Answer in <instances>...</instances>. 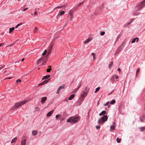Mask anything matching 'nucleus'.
<instances>
[{
  "mask_svg": "<svg viewBox=\"0 0 145 145\" xmlns=\"http://www.w3.org/2000/svg\"><path fill=\"white\" fill-rule=\"evenodd\" d=\"M75 95L74 94L71 95L68 98V99L69 100H71L72 99L75 97Z\"/></svg>",
  "mask_w": 145,
  "mask_h": 145,
  "instance_id": "obj_14",
  "label": "nucleus"
},
{
  "mask_svg": "<svg viewBox=\"0 0 145 145\" xmlns=\"http://www.w3.org/2000/svg\"><path fill=\"white\" fill-rule=\"evenodd\" d=\"M12 78V77H8V78H5V79H11Z\"/></svg>",
  "mask_w": 145,
  "mask_h": 145,
  "instance_id": "obj_51",
  "label": "nucleus"
},
{
  "mask_svg": "<svg viewBox=\"0 0 145 145\" xmlns=\"http://www.w3.org/2000/svg\"><path fill=\"white\" fill-rule=\"evenodd\" d=\"M22 23H20L18 24L17 25H18V26H19L22 25Z\"/></svg>",
  "mask_w": 145,
  "mask_h": 145,
  "instance_id": "obj_49",
  "label": "nucleus"
},
{
  "mask_svg": "<svg viewBox=\"0 0 145 145\" xmlns=\"http://www.w3.org/2000/svg\"><path fill=\"white\" fill-rule=\"evenodd\" d=\"M51 69L50 68H49L48 69L46 70L47 72H50V71L51 70Z\"/></svg>",
  "mask_w": 145,
  "mask_h": 145,
  "instance_id": "obj_35",
  "label": "nucleus"
},
{
  "mask_svg": "<svg viewBox=\"0 0 145 145\" xmlns=\"http://www.w3.org/2000/svg\"><path fill=\"white\" fill-rule=\"evenodd\" d=\"M109 101L107 102L106 104H104V106H106L107 105H109Z\"/></svg>",
  "mask_w": 145,
  "mask_h": 145,
  "instance_id": "obj_41",
  "label": "nucleus"
},
{
  "mask_svg": "<svg viewBox=\"0 0 145 145\" xmlns=\"http://www.w3.org/2000/svg\"><path fill=\"white\" fill-rule=\"evenodd\" d=\"M89 91V88H87L86 87L85 89L83 91H85V93H87V94H88V92Z\"/></svg>",
  "mask_w": 145,
  "mask_h": 145,
  "instance_id": "obj_20",
  "label": "nucleus"
},
{
  "mask_svg": "<svg viewBox=\"0 0 145 145\" xmlns=\"http://www.w3.org/2000/svg\"><path fill=\"white\" fill-rule=\"evenodd\" d=\"M139 70H140V69L139 68H138L137 69V71H136V75H137V74H138V73L139 72Z\"/></svg>",
  "mask_w": 145,
  "mask_h": 145,
  "instance_id": "obj_40",
  "label": "nucleus"
},
{
  "mask_svg": "<svg viewBox=\"0 0 145 145\" xmlns=\"http://www.w3.org/2000/svg\"><path fill=\"white\" fill-rule=\"evenodd\" d=\"M80 86H81V83H80L79 84V85L78 86V88H77L78 90L79 88L80 87Z\"/></svg>",
  "mask_w": 145,
  "mask_h": 145,
  "instance_id": "obj_45",
  "label": "nucleus"
},
{
  "mask_svg": "<svg viewBox=\"0 0 145 145\" xmlns=\"http://www.w3.org/2000/svg\"><path fill=\"white\" fill-rule=\"evenodd\" d=\"M24 58L22 59V60H21L22 61H23L24 60Z\"/></svg>",
  "mask_w": 145,
  "mask_h": 145,
  "instance_id": "obj_55",
  "label": "nucleus"
},
{
  "mask_svg": "<svg viewBox=\"0 0 145 145\" xmlns=\"http://www.w3.org/2000/svg\"><path fill=\"white\" fill-rule=\"evenodd\" d=\"M84 2V1L78 4L76 6V7H75V8H79L82 5H83Z\"/></svg>",
  "mask_w": 145,
  "mask_h": 145,
  "instance_id": "obj_6",
  "label": "nucleus"
},
{
  "mask_svg": "<svg viewBox=\"0 0 145 145\" xmlns=\"http://www.w3.org/2000/svg\"><path fill=\"white\" fill-rule=\"evenodd\" d=\"M44 62H43L42 63V65H44Z\"/></svg>",
  "mask_w": 145,
  "mask_h": 145,
  "instance_id": "obj_57",
  "label": "nucleus"
},
{
  "mask_svg": "<svg viewBox=\"0 0 145 145\" xmlns=\"http://www.w3.org/2000/svg\"><path fill=\"white\" fill-rule=\"evenodd\" d=\"M145 129V127H141L140 128V130L141 131H142Z\"/></svg>",
  "mask_w": 145,
  "mask_h": 145,
  "instance_id": "obj_37",
  "label": "nucleus"
},
{
  "mask_svg": "<svg viewBox=\"0 0 145 145\" xmlns=\"http://www.w3.org/2000/svg\"><path fill=\"white\" fill-rule=\"evenodd\" d=\"M65 13V12L64 11H61L60 12L59 11V14L60 15L62 16Z\"/></svg>",
  "mask_w": 145,
  "mask_h": 145,
  "instance_id": "obj_21",
  "label": "nucleus"
},
{
  "mask_svg": "<svg viewBox=\"0 0 145 145\" xmlns=\"http://www.w3.org/2000/svg\"><path fill=\"white\" fill-rule=\"evenodd\" d=\"M135 41H136V39H135V38L132 40L131 41V43H134L135 42Z\"/></svg>",
  "mask_w": 145,
  "mask_h": 145,
  "instance_id": "obj_38",
  "label": "nucleus"
},
{
  "mask_svg": "<svg viewBox=\"0 0 145 145\" xmlns=\"http://www.w3.org/2000/svg\"><path fill=\"white\" fill-rule=\"evenodd\" d=\"M47 99V97H42V100L41 101V103L42 104H43L44 103V102L46 101Z\"/></svg>",
  "mask_w": 145,
  "mask_h": 145,
  "instance_id": "obj_7",
  "label": "nucleus"
},
{
  "mask_svg": "<svg viewBox=\"0 0 145 145\" xmlns=\"http://www.w3.org/2000/svg\"><path fill=\"white\" fill-rule=\"evenodd\" d=\"M27 102V100H24L21 102L16 103L13 107L14 109L18 108L21 106L22 105L25 104Z\"/></svg>",
  "mask_w": 145,
  "mask_h": 145,
  "instance_id": "obj_2",
  "label": "nucleus"
},
{
  "mask_svg": "<svg viewBox=\"0 0 145 145\" xmlns=\"http://www.w3.org/2000/svg\"><path fill=\"white\" fill-rule=\"evenodd\" d=\"M21 82V80L19 79H18L16 80V82L17 83Z\"/></svg>",
  "mask_w": 145,
  "mask_h": 145,
  "instance_id": "obj_42",
  "label": "nucleus"
},
{
  "mask_svg": "<svg viewBox=\"0 0 145 145\" xmlns=\"http://www.w3.org/2000/svg\"><path fill=\"white\" fill-rule=\"evenodd\" d=\"M108 119V117L106 115L103 116L101 118V121L100 120V119H99L98 120V123L100 124L101 123H103L104 122L106 121Z\"/></svg>",
  "mask_w": 145,
  "mask_h": 145,
  "instance_id": "obj_3",
  "label": "nucleus"
},
{
  "mask_svg": "<svg viewBox=\"0 0 145 145\" xmlns=\"http://www.w3.org/2000/svg\"><path fill=\"white\" fill-rule=\"evenodd\" d=\"M65 88V86L64 85H62L61 86H60L57 89L56 92V93L58 94L59 93V91L62 89H63Z\"/></svg>",
  "mask_w": 145,
  "mask_h": 145,
  "instance_id": "obj_5",
  "label": "nucleus"
},
{
  "mask_svg": "<svg viewBox=\"0 0 145 145\" xmlns=\"http://www.w3.org/2000/svg\"><path fill=\"white\" fill-rule=\"evenodd\" d=\"M92 55L93 56V59H95V54L94 53H91Z\"/></svg>",
  "mask_w": 145,
  "mask_h": 145,
  "instance_id": "obj_39",
  "label": "nucleus"
},
{
  "mask_svg": "<svg viewBox=\"0 0 145 145\" xmlns=\"http://www.w3.org/2000/svg\"><path fill=\"white\" fill-rule=\"evenodd\" d=\"M3 43L0 44V47H1L2 45H3Z\"/></svg>",
  "mask_w": 145,
  "mask_h": 145,
  "instance_id": "obj_53",
  "label": "nucleus"
},
{
  "mask_svg": "<svg viewBox=\"0 0 145 145\" xmlns=\"http://www.w3.org/2000/svg\"><path fill=\"white\" fill-rule=\"evenodd\" d=\"M25 9H27V8H25Z\"/></svg>",
  "mask_w": 145,
  "mask_h": 145,
  "instance_id": "obj_61",
  "label": "nucleus"
},
{
  "mask_svg": "<svg viewBox=\"0 0 145 145\" xmlns=\"http://www.w3.org/2000/svg\"><path fill=\"white\" fill-rule=\"evenodd\" d=\"M91 39L89 38L88 39H86V40H85V41H84V43L85 44H86L88 43L89 41H91Z\"/></svg>",
  "mask_w": 145,
  "mask_h": 145,
  "instance_id": "obj_13",
  "label": "nucleus"
},
{
  "mask_svg": "<svg viewBox=\"0 0 145 145\" xmlns=\"http://www.w3.org/2000/svg\"><path fill=\"white\" fill-rule=\"evenodd\" d=\"M53 112L54 110H53L48 113L46 115L47 117H48L51 116L52 114L53 113Z\"/></svg>",
  "mask_w": 145,
  "mask_h": 145,
  "instance_id": "obj_10",
  "label": "nucleus"
},
{
  "mask_svg": "<svg viewBox=\"0 0 145 145\" xmlns=\"http://www.w3.org/2000/svg\"><path fill=\"white\" fill-rule=\"evenodd\" d=\"M26 10L25 9V10H24V11H25Z\"/></svg>",
  "mask_w": 145,
  "mask_h": 145,
  "instance_id": "obj_60",
  "label": "nucleus"
},
{
  "mask_svg": "<svg viewBox=\"0 0 145 145\" xmlns=\"http://www.w3.org/2000/svg\"><path fill=\"white\" fill-rule=\"evenodd\" d=\"M115 103V101L114 100H112L110 102V103L112 105L114 104Z\"/></svg>",
  "mask_w": 145,
  "mask_h": 145,
  "instance_id": "obj_30",
  "label": "nucleus"
},
{
  "mask_svg": "<svg viewBox=\"0 0 145 145\" xmlns=\"http://www.w3.org/2000/svg\"><path fill=\"white\" fill-rule=\"evenodd\" d=\"M100 89V87H98L96 89V90L95 92V93H96L97 92L99 91Z\"/></svg>",
  "mask_w": 145,
  "mask_h": 145,
  "instance_id": "obj_25",
  "label": "nucleus"
},
{
  "mask_svg": "<svg viewBox=\"0 0 145 145\" xmlns=\"http://www.w3.org/2000/svg\"><path fill=\"white\" fill-rule=\"evenodd\" d=\"M69 13H70V14H71V17H70L71 20L73 18V16L71 15V11H70V12H69Z\"/></svg>",
  "mask_w": 145,
  "mask_h": 145,
  "instance_id": "obj_33",
  "label": "nucleus"
},
{
  "mask_svg": "<svg viewBox=\"0 0 145 145\" xmlns=\"http://www.w3.org/2000/svg\"><path fill=\"white\" fill-rule=\"evenodd\" d=\"M14 27H12V28H10L9 29V33H11L13 30H14Z\"/></svg>",
  "mask_w": 145,
  "mask_h": 145,
  "instance_id": "obj_23",
  "label": "nucleus"
},
{
  "mask_svg": "<svg viewBox=\"0 0 145 145\" xmlns=\"http://www.w3.org/2000/svg\"><path fill=\"white\" fill-rule=\"evenodd\" d=\"M38 29L36 27H35L34 30V33H36L37 32V30H38Z\"/></svg>",
  "mask_w": 145,
  "mask_h": 145,
  "instance_id": "obj_28",
  "label": "nucleus"
},
{
  "mask_svg": "<svg viewBox=\"0 0 145 145\" xmlns=\"http://www.w3.org/2000/svg\"><path fill=\"white\" fill-rule=\"evenodd\" d=\"M32 133L33 135H35L37 134V132L36 130H33L32 131Z\"/></svg>",
  "mask_w": 145,
  "mask_h": 145,
  "instance_id": "obj_17",
  "label": "nucleus"
},
{
  "mask_svg": "<svg viewBox=\"0 0 145 145\" xmlns=\"http://www.w3.org/2000/svg\"><path fill=\"white\" fill-rule=\"evenodd\" d=\"M4 67H5L4 65H3L1 66V67H0V70L3 69Z\"/></svg>",
  "mask_w": 145,
  "mask_h": 145,
  "instance_id": "obj_48",
  "label": "nucleus"
},
{
  "mask_svg": "<svg viewBox=\"0 0 145 145\" xmlns=\"http://www.w3.org/2000/svg\"><path fill=\"white\" fill-rule=\"evenodd\" d=\"M45 81H44L43 82H42L38 84V86H41L42 85H43V84L46 83L47 82H44Z\"/></svg>",
  "mask_w": 145,
  "mask_h": 145,
  "instance_id": "obj_24",
  "label": "nucleus"
},
{
  "mask_svg": "<svg viewBox=\"0 0 145 145\" xmlns=\"http://www.w3.org/2000/svg\"><path fill=\"white\" fill-rule=\"evenodd\" d=\"M115 127L114 125H112L110 127L111 131L114 130L115 129Z\"/></svg>",
  "mask_w": 145,
  "mask_h": 145,
  "instance_id": "obj_27",
  "label": "nucleus"
},
{
  "mask_svg": "<svg viewBox=\"0 0 145 145\" xmlns=\"http://www.w3.org/2000/svg\"><path fill=\"white\" fill-rule=\"evenodd\" d=\"M64 6H58L56 7H55L54 9H56V8H64Z\"/></svg>",
  "mask_w": 145,
  "mask_h": 145,
  "instance_id": "obj_22",
  "label": "nucleus"
},
{
  "mask_svg": "<svg viewBox=\"0 0 145 145\" xmlns=\"http://www.w3.org/2000/svg\"><path fill=\"white\" fill-rule=\"evenodd\" d=\"M121 70L119 68H118V71H120Z\"/></svg>",
  "mask_w": 145,
  "mask_h": 145,
  "instance_id": "obj_56",
  "label": "nucleus"
},
{
  "mask_svg": "<svg viewBox=\"0 0 145 145\" xmlns=\"http://www.w3.org/2000/svg\"><path fill=\"white\" fill-rule=\"evenodd\" d=\"M83 93L81 95V96L82 98H84L87 95V93H85V91H83Z\"/></svg>",
  "mask_w": 145,
  "mask_h": 145,
  "instance_id": "obj_9",
  "label": "nucleus"
},
{
  "mask_svg": "<svg viewBox=\"0 0 145 145\" xmlns=\"http://www.w3.org/2000/svg\"><path fill=\"white\" fill-rule=\"evenodd\" d=\"M138 12L137 13L134 14L133 15H137L138 14Z\"/></svg>",
  "mask_w": 145,
  "mask_h": 145,
  "instance_id": "obj_52",
  "label": "nucleus"
},
{
  "mask_svg": "<svg viewBox=\"0 0 145 145\" xmlns=\"http://www.w3.org/2000/svg\"><path fill=\"white\" fill-rule=\"evenodd\" d=\"M38 12L37 11H35L34 13V15L35 16H36Z\"/></svg>",
  "mask_w": 145,
  "mask_h": 145,
  "instance_id": "obj_47",
  "label": "nucleus"
},
{
  "mask_svg": "<svg viewBox=\"0 0 145 145\" xmlns=\"http://www.w3.org/2000/svg\"><path fill=\"white\" fill-rule=\"evenodd\" d=\"M110 80L111 81V82L112 83H114L115 81L114 78L113 76L110 78Z\"/></svg>",
  "mask_w": 145,
  "mask_h": 145,
  "instance_id": "obj_19",
  "label": "nucleus"
},
{
  "mask_svg": "<svg viewBox=\"0 0 145 145\" xmlns=\"http://www.w3.org/2000/svg\"><path fill=\"white\" fill-rule=\"evenodd\" d=\"M145 5V0H144L136 7V8L140 9L142 8Z\"/></svg>",
  "mask_w": 145,
  "mask_h": 145,
  "instance_id": "obj_4",
  "label": "nucleus"
},
{
  "mask_svg": "<svg viewBox=\"0 0 145 145\" xmlns=\"http://www.w3.org/2000/svg\"><path fill=\"white\" fill-rule=\"evenodd\" d=\"M113 64V62L112 61L111 62L110 64L109 65V67L110 68H111L112 67Z\"/></svg>",
  "mask_w": 145,
  "mask_h": 145,
  "instance_id": "obj_32",
  "label": "nucleus"
},
{
  "mask_svg": "<svg viewBox=\"0 0 145 145\" xmlns=\"http://www.w3.org/2000/svg\"><path fill=\"white\" fill-rule=\"evenodd\" d=\"M106 111L103 110L99 114V116H101L102 115H103L106 114Z\"/></svg>",
  "mask_w": 145,
  "mask_h": 145,
  "instance_id": "obj_16",
  "label": "nucleus"
},
{
  "mask_svg": "<svg viewBox=\"0 0 145 145\" xmlns=\"http://www.w3.org/2000/svg\"><path fill=\"white\" fill-rule=\"evenodd\" d=\"M60 116L59 114L57 115L56 116V118L57 119L60 117Z\"/></svg>",
  "mask_w": 145,
  "mask_h": 145,
  "instance_id": "obj_43",
  "label": "nucleus"
},
{
  "mask_svg": "<svg viewBox=\"0 0 145 145\" xmlns=\"http://www.w3.org/2000/svg\"><path fill=\"white\" fill-rule=\"evenodd\" d=\"M95 127L97 129H99L100 128V126H96Z\"/></svg>",
  "mask_w": 145,
  "mask_h": 145,
  "instance_id": "obj_46",
  "label": "nucleus"
},
{
  "mask_svg": "<svg viewBox=\"0 0 145 145\" xmlns=\"http://www.w3.org/2000/svg\"><path fill=\"white\" fill-rule=\"evenodd\" d=\"M105 34V32L104 31H103L100 33V35L101 36H103Z\"/></svg>",
  "mask_w": 145,
  "mask_h": 145,
  "instance_id": "obj_34",
  "label": "nucleus"
},
{
  "mask_svg": "<svg viewBox=\"0 0 145 145\" xmlns=\"http://www.w3.org/2000/svg\"><path fill=\"white\" fill-rule=\"evenodd\" d=\"M135 39H136V40L137 42H138V37H136L135 38Z\"/></svg>",
  "mask_w": 145,
  "mask_h": 145,
  "instance_id": "obj_50",
  "label": "nucleus"
},
{
  "mask_svg": "<svg viewBox=\"0 0 145 145\" xmlns=\"http://www.w3.org/2000/svg\"><path fill=\"white\" fill-rule=\"evenodd\" d=\"M51 51H50L49 50H48V54L47 56V57L49 55V54H50V53Z\"/></svg>",
  "mask_w": 145,
  "mask_h": 145,
  "instance_id": "obj_44",
  "label": "nucleus"
},
{
  "mask_svg": "<svg viewBox=\"0 0 145 145\" xmlns=\"http://www.w3.org/2000/svg\"><path fill=\"white\" fill-rule=\"evenodd\" d=\"M47 52V50H45L43 52V53L42 54V56H44L45 55L46 53Z\"/></svg>",
  "mask_w": 145,
  "mask_h": 145,
  "instance_id": "obj_31",
  "label": "nucleus"
},
{
  "mask_svg": "<svg viewBox=\"0 0 145 145\" xmlns=\"http://www.w3.org/2000/svg\"><path fill=\"white\" fill-rule=\"evenodd\" d=\"M114 78H115L116 79H117L119 77L118 76L116 75H114L113 76Z\"/></svg>",
  "mask_w": 145,
  "mask_h": 145,
  "instance_id": "obj_36",
  "label": "nucleus"
},
{
  "mask_svg": "<svg viewBox=\"0 0 145 145\" xmlns=\"http://www.w3.org/2000/svg\"><path fill=\"white\" fill-rule=\"evenodd\" d=\"M17 140V138L16 137H15V138H14L12 140L11 142V143L12 144V143H14Z\"/></svg>",
  "mask_w": 145,
  "mask_h": 145,
  "instance_id": "obj_18",
  "label": "nucleus"
},
{
  "mask_svg": "<svg viewBox=\"0 0 145 145\" xmlns=\"http://www.w3.org/2000/svg\"><path fill=\"white\" fill-rule=\"evenodd\" d=\"M78 90V89L77 88L74 89L72 91L71 93H74L76 92Z\"/></svg>",
  "mask_w": 145,
  "mask_h": 145,
  "instance_id": "obj_26",
  "label": "nucleus"
},
{
  "mask_svg": "<svg viewBox=\"0 0 145 145\" xmlns=\"http://www.w3.org/2000/svg\"><path fill=\"white\" fill-rule=\"evenodd\" d=\"M53 46V44L52 43H51L50 46L48 47V50L51 51L52 48V47Z\"/></svg>",
  "mask_w": 145,
  "mask_h": 145,
  "instance_id": "obj_12",
  "label": "nucleus"
},
{
  "mask_svg": "<svg viewBox=\"0 0 145 145\" xmlns=\"http://www.w3.org/2000/svg\"><path fill=\"white\" fill-rule=\"evenodd\" d=\"M44 57H42L40 58L37 61V65H38L39 64V62L40 61H43Z\"/></svg>",
  "mask_w": 145,
  "mask_h": 145,
  "instance_id": "obj_8",
  "label": "nucleus"
},
{
  "mask_svg": "<svg viewBox=\"0 0 145 145\" xmlns=\"http://www.w3.org/2000/svg\"><path fill=\"white\" fill-rule=\"evenodd\" d=\"M80 118V117L73 116L67 119V122L72 124L75 123L79 121Z\"/></svg>",
  "mask_w": 145,
  "mask_h": 145,
  "instance_id": "obj_1",
  "label": "nucleus"
},
{
  "mask_svg": "<svg viewBox=\"0 0 145 145\" xmlns=\"http://www.w3.org/2000/svg\"><path fill=\"white\" fill-rule=\"evenodd\" d=\"M49 67H51V66H48V68Z\"/></svg>",
  "mask_w": 145,
  "mask_h": 145,
  "instance_id": "obj_59",
  "label": "nucleus"
},
{
  "mask_svg": "<svg viewBox=\"0 0 145 145\" xmlns=\"http://www.w3.org/2000/svg\"><path fill=\"white\" fill-rule=\"evenodd\" d=\"M121 139L119 138H117L116 139V141L118 143H120L121 142Z\"/></svg>",
  "mask_w": 145,
  "mask_h": 145,
  "instance_id": "obj_29",
  "label": "nucleus"
},
{
  "mask_svg": "<svg viewBox=\"0 0 145 145\" xmlns=\"http://www.w3.org/2000/svg\"><path fill=\"white\" fill-rule=\"evenodd\" d=\"M18 27H19L18 25H16L15 27L16 28H17Z\"/></svg>",
  "mask_w": 145,
  "mask_h": 145,
  "instance_id": "obj_54",
  "label": "nucleus"
},
{
  "mask_svg": "<svg viewBox=\"0 0 145 145\" xmlns=\"http://www.w3.org/2000/svg\"><path fill=\"white\" fill-rule=\"evenodd\" d=\"M26 140L25 139L21 141V145H26Z\"/></svg>",
  "mask_w": 145,
  "mask_h": 145,
  "instance_id": "obj_11",
  "label": "nucleus"
},
{
  "mask_svg": "<svg viewBox=\"0 0 145 145\" xmlns=\"http://www.w3.org/2000/svg\"><path fill=\"white\" fill-rule=\"evenodd\" d=\"M50 76L49 75H47L46 76H45L43 77V78H42V80H43L44 79H47V78H48L49 77H50Z\"/></svg>",
  "mask_w": 145,
  "mask_h": 145,
  "instance_id": "obj_15",
  "label": "nucleus"
},
{
  "mask_svg": "<svg viewBox=\"0 0 145 145\" xmlns=\"http://www.w3.org/2000/svg\"><path fill=\"white\" fill-rule=\"evenodd\" d=\"M131 22L128 23V25H129L130 24Z\"/></svg>",
  "mask_w": 145,
  "mask_h": 145,
  "instance_id": "obj_58",
  "label": "nucleus"
}]
</instances>
